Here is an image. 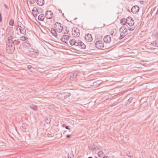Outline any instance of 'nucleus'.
<instances>
[{
  "mask_svg": "<svg viewBox=\"0 0 158 158\" xmlns=\"http://www.w3.org/2000/svg\"><path fill=\"white\" fill-rule=\"evenodd\" d=\"M8 41L11 44L12 46L14 45V48H15V45H17L19 44L20 41L15 39V38L10 36L8 37Z\"/></svg>",
  "mask_w": 158,
  "mask_h": 158,
  "instance_id": "1",
  "label": "nucleus"
},
{
  "mask_svg": "<svg viewBox=\"0 0 158 158\" xmlns=\"http://www.w3.org/2000/svg\"><path fill=\"white\" fill-rule=\"evenodd\" d=\"M6 49V51L8 53L12 54L14 52L15 48H14V45H11V44L8 41L7 44Z\"/></svg>",
  "mask_w": 158,
  "mask_h": 158,
  "instance_id": "2",
  "label": "nucleus"
},
{
  "mask_svg": "<svg viewBox=\"0 0 158 158\" xmlns=\"http://www.w3.org/2000/svg\"><path fill=\"white\" fill-rule=\"evenodd\" d=\"M119 31L121 35H123V38L128 33L127 28L124 26H122L119 28Z\"/></svg>",
  "mask_w": 158,
  "mask_h": 158,
  "instance_id": "3",
  "label": "nucleus"
},
{
  "mask_svg": "<svg viewBox=\"0 0 158 158\" xmlns=\"http://www.w3.org/2000/svg\"><path fill=\"white\" fill-rule=\"evenodd\" d=\"M134 24V21L130 17H128L126 19V25L129 27H132Z\"/></svg>",
  "mask_w": 158,
  "mask_h": 158,
  "instance_id": "4",
  "label": "nucleus"
},
{
  "mask_svg": "<svg viewBox=\"0 0 158 158\" xmlns=\"http://www.w3.org/2000/svg\"><path fill=\"white\" fill-rule=\"evenodd\" d=\"M61 24L60 23L56 22L55 24V29L57 32L60 33L63 30V27L61 26Z\"/></svg>",
  "mask_w": 158,
  "mask_h": 158,
  "instance_id": "5",
  "label": "nucleus"
},
{
  "mask_svg": "<svg viewBox=\"0 0 158 158\" xmlns=\"http://www.w3.org/2000/svg\"><path fill=\"white\" fill-rule=\"evenodd\" d=\"M95 47L98 48L102 49L104 48V43L102 41H97L95 43Z\"/></svg>",
  "mask_w": 158,
  "mask_h": 158,
  "instance_id": "6",
  "label": "nucleus"
},
{
  "mask_svg": "<svg viewBox=\"0 0 158 158\" xmlns=\"http://www.w3.org/2000/svg\"><path fill=\"white\" fill-rule=\"evenodd\" d=\"M72 35L74 37H77L80 35L79 30L76 28H73L72 29Z\"/></svg>",
  "mask_w": 158,
  "mask_h": 158,
  "instance_id": "7",
  "label": "nucleus"
},
{
  "mask_svg": "<svg viewBox=\"0 0 158 158\" xmlns=\"http://www.w3.org/2000/svg\"><path fill=\"white\" fill-rule=\"evenodd\" d=\"M77 74L78 72H76L74 73H71L69 77H67V79L71 81H72L77 77Z\"/></svg>",
  "mask_w": 158,
  "mask_h": 158,
  "instance_id": "8",
  "label": "nucleus"
},
{
  "mask_svg": "<svg viewBox=\"0 0 158 158\" xmlns=\"http://www.w3.org/2000/svg\"><path fill=\"white\" fill-rule=\"evenodd\" d=\"M76 47H77L81 49H84L86 48V45L79 40H77V44H76Z\"/></svg>",
  "mask_w": 158,
  "mask_h": 158,
  "instance_id": "9",
  "label": "nucleus"
},
{
  "mask_svg": "<svg viewBox=\"0 0 158 158\" xmlns=\"http://www.w3.org/2000/svg\"><path fill=\"white\" fill-rule=\"evenodd\" d=\"M123 35H121L119 32H116V33L114 37V39L116 41H117L118 40H120L123 38Z\"/></svg>",
  "mask_w": 158,
  "mask_h": 158,
  "instance_id": "10",
  "label": "nucleus"
},
{
  "mask_svg": "<svg viewBox=\"0 0 158 158\" xmlns=\"http://www.w3.org/2000/svg\"><path fill=\"white\" fill-rule=\"evenodd\" d=\"M53 14L51 11H47L45 13V16L48 19H51L53 17Z\"/></svg>",
  "mask_w": 158,
  "mask_h": 158,
  "instance_id": "11",
  "label": "nucleus"
},
{
  "mask_svg": "<svg viewBox=\"0 0 158 158\" xmlns=\"http://www.w3.org/2000/svg\"><path fill=\"white\" fill-rule=\"evenodd\" d=\"M19 23L21 24V25L19 26V24L18 25V26L19 27V29L20 32V33L23 34H26V30L24 28V26L22 25L20 22Z\"/></svg>",
  "mask_w": 158,
  "mask_h": 158,
  "instance_id": "12",
  "label": "nucleus"
},
{
  "mask_svg": "<svg viewBox=\"0 0 158 158\" xmlns=\"http://www.w3.org/2000/svg\"><path fill=\"white\" fill-rule=\"evenodd\" d=\"M69 38V37L68 35H64L61 37V40L63 42L67 44L68 43Z\"/></svg>",
  "mask_w": 158,
  "mask_h": 158,
  "instance_id": "13",
  "label": "nucleus"
},
{
  "mask_svg": "<svg viewBox=\"0 0 158 158\" xmlns=\"http://www.w3.org/2000/svg\"><path fill=\"white\" fill-rule=\"evenodd\" d=\"M103 40L105 43L107 44L111 41V38L109 35H106L103 38Z\"/></svg>",
  "mask_w": 158,
  "mask_h": 158,
  "instance_id": "14",
  "label": "nucleus"
},
{
  "mask_svg": "<svg viewBox=\"0 0 158 158\" xmlns=\"http://www.w3.org/2000/svg\"><path fill=\"white\" fill-rule=\"evenodd\" d=\"M85 40L87 42H90L93 40L91 35L89 34H88L85 36Z\"/></svg>",
  "mask_w": 158,
  "mask_h": 158,
  "instance_id": "15",
  "label": "nucleus"
},
{
  "mask_svg": "<svg viewBox=\"0 0 158 158\" xmlns=\"http://www.w3.org/2000/svg\"><path fill=\"white\" fill-rule=\"evenodd\" d=\"M139 7L138 6H135L132 7L131 11L133 13L135 14L139 11Z\"/></svg>",
  "mask_w": 158,
  "mask_h": 158,
  "instance_id": "16",
  "label": "nucleus"
},
{
  "mask_svg": "<svg viewBox=\"0 0 158 158\" xmlns=\"http://www.w3.org/2000/svg\"><path fill=\"white\" fill-rule=\"evenodd\" d=\"M32 11L33 15L35 17H36L39 14L38 9L35 7H34Z\"/></svg>",
  "mask_w": 158,
  "mask_h": 158,
  "instance_id": "17",
  "label": "nucleus"
},
{
  "mask_svg": "<svg viewBox=\"0 0 158 158\" xmlns=\"http://www.w3.org/2000/svg\"><path fill=\"white\" fill-rule=\"evenodd\" d=\"M29 52L30 54L33 55H37L39 54L37 50L34 49H32L31 50H29Z\"/></svg>",
  "mask_w": 158,
  "mask_h": 158,
  "instance_id": "18",
  "label": "nucleus"
},
{
  "mask_svg": "<svg viewBox=\"0 0 158 158\" xmlns=\"http://www.w3.org/2000/svg\"><path fill=\"white\" fill-rule=\"evenodd\" d=\"M77 40H76L73 39H71L69 41V43L70 45L72 46H76V44H77Z\"/></svg>",
  "mask_w": 158,
  "mask_h": 158,
  "instance_id": "19",
  "label": "nucleus"
},
{
  "mask_svg": "<svg viewBox=\"0 0 158 158\" xmlns=\"http://www.w3.org/2000/svg\"><path fill=\"white\" fill-rule=\"evenodd\" d=\"M56 31V29L54 28H52L51 29V33L55 37H56L57 35Z\"/></svg>",
  "mask_w": 158,
  "mask_h": 158,
  "instance_id": "20",
  "label": "nucleus"
},
{
  "mask_svg": "<svg viewBox=\"0 0 158 158\" xmlns=\"http://www.w3.org/2000/svg\"><path fill=\"white\" fill-rule=\"evenodd\" d=\"M45 16L43 14H40L38 16V19L41 21H43L44 20Z\"/></svg>",
  "mask_w": 158,
  "mask_h": 158,
  "instance_id": "21",
  "label": "nucleus"
},
{
  "mask_svg": "<svg viewBox=\"0 0 158 158\" xmlns=\"http://www.w3.org/2000/svg\"><path fill=\"white\" fill-rule=\"evenodd\" d=\"M36 1L37 4L40 6H42L44 3V0H36Z\"/></svg>",
  "mask_w": 158,
  "mask_h": 158,
  "instance_id": "22",
  "label": "nucleus"
},
{
  "mask_svg": "<svg viewBox=\"0 0 158 158\" xmlns=\"http://www.w3.org/2000/svg\"><path fill=\"white\" fill-rule=\"evenodd\" d=\"M30 107L31 108L35 110H36L37 109V106L34 104H31L30 106Z\"/></svg>",
  "mask_w": 158,
  "mask_h": 158,
  "instance_id": "23",
  "label": "nucleus"
},
{
  "mask_svg": "<svg viewBox=\"0 0 158 158\" xmlns=\"http://www.w3.org/2000/svg\"><path fill=\"white\" fill-rule=\"evenodd\" d=\"M120 23L124 26L126 25V19H122L120 20Z\"/></svg>",
  "mask_w": 158,
  "mask_h": 158,
  "instance_id": "24",
  "label": "nucleus"
},
{
  "mask_svg": "<svg viewBox=\"0 0 158 158\" xmlns=\"http://www.w3.org/2000/svg\"><path fill=\"white\" fill-rule=\"evenodd\" d=\"M27 68L31 72H33L34 70V69L33 67H32L31 66V65H28L27 66Z\"/></svg>",
  "mask_w": 158,
  "mask_h": 158,
  "instance_id": "25",
  "label": "nucleus"
},
{
  "mask_svg": "<svg viewBox=\"0 0 158 158\" xmlns=\"http://www.w3.org/2000/svg\"><path fill=\"white\" fill-rule=\"evenodd\" d=\"M101 83V81H98L94 82L93 83V85H94L96 86L97 85H99Z\"/></svg>",
  "mask_w": 158,
  "mask_h": 158,
  "instance_id": "26",
  "label": "nucleus"
},
{
  "mask_svg": "<svg viewBox=\"0 0 158 158\" xmlns=\"http://www.w3.org/2000/svg\"><path fill=\"white\" fill-rule=\"evenodd\" d=\"M116 31H111L110 32V35L112 36V37H114V36L115 35L116 32Z\"/></svg>",
  "mask_w": 158,
  "mask_h": 158,
  "instance_id": "27",
  "label": "nucleus"
},
{
  "mask_svg": "<svg viewBox=\"0 0 158 158\" xmlns=\"http://www.w3.org/2000/svg\"><path fill=\"white\" fill-rule=\"evenodd\" d=\"M71 95V94L69 93H65L64 96V98H66L67 97H69Z\"/></svg>",
  "mask_w": 158,
  "mask_h": 158,
  "instance_id": "28",
  "label": "nucleus"
},
{
  "mask_svg": "<svg viewBox=\"0 0 158 158\" xmlns=\"http://www.w3.org/2000/svg\"><path fill=\"white\" fill-rule=\"evenodd\" d=\"M98 154L99 157H102L103 154V152L102 151H99L98 152Z\"/></svg>",
  "mask_w": 158,
  "mask_h": 158,
  "instance_id": "29",
  "label": "nucleus"
},
{
  "mask_svg": "<svg viewBox=\"0 0 158 158\" xmlns=\"http://www.w3.org/2000/svg\"><path fill=\"white\" fill-rule=\"evenodd\" d=\"M62 126L63 127H65L66 129L69 130V132H70L71 131L70 129L69 128V127L68 126H67L66 125L63 124L62 125Z\"/></svg>",
  "mask_w": 158,
  "mask_h": 158,
  "instance_id": "30",
  "label": "nucleus"
},
{
  "mask_svg": "<svg viewBox=\"0 0 158 158\" xmlns=\"http://www.w3.org/2000/svg\"><path fill=\"white\" fill-rule=\"evenodd\" d=\"M127 30H129V31H133L134 30L135 28V27H129L128 26H127Z\"/></svg>",
  "mask_w": 158,
  "mask_h": 158,
  "instance_id": "31",
  "label": "nucleus"
},
{
  "mask_svg": "<svg viewBox=\"0 0 158 158\" xmlns=\"http://www.w3.org/2000/svg\"><path fill=\"white\" fill-rule=\"evenodd\" d=\"M14 24V20L12 19L10 21L9 24L11 26H13Z\"/></svg>",
  "mask_w": 158,
  "mask_h": 158,
  "instance_id": "32",
  "label": "nucleus"
},
{
  "mask_svg": "<svg viewBox=\"0 0 158 158\" xmlns=\"http://www.w3.org/2000/svg\"><path fill=\"white\" fill-rule=\"evenodd\" d=\"M23 45L24 47L26 46L27 47H28L30 46V44L27 42H24L23 43Z\"/></svg>",
  "mask_w": 158,
  "mask_h": 158,
  "instance_id": "33",
  "label": "nucleus"
},
{
  "mask_svg": "<svg viewBox=\"0 0 158 158\" xmlns=\"http://www.w3.org/2000/svg\"><path fill=\"white\" fill-rule=\"evenodd\" d=\"M27 38L25 36H22L21 38V40L22 41L26 40Z\"/></svg>",
  "mask_w": 158,
  "mask_h": 158,
  "instance_id": "34",
  "label": "nucleus"
},
{
  "mask_svg": "<svg viewBox=\"0 0 158 158\" xmlns=\"http://www.w3.org/2000/svg\"><path fill=\"white\" fill-rule=\"evenodd\" d=\"M29 0V2L31 4H33L35 2H34L35 0Z\"/></svg>",
  "mask_w": 158,
  "mask_h": 158,
  "instance_id": "35",
  "label": "nucleus"
},
{
  "mask_svg": "<svg viewBox=\"0 0 158 158\" xmlns=\"http://www.w3.org/2000/svg\"><path fill=\"white\" fill-rule=\"evenodd\" d=\"M133 98L132 97H131L130 98L127 100V102H129V103H130L132 100Z\"/></svg>",
  "mask_w": 158,
  "mask_h": 158,
  "instance_id": "36",
  "label": "nucleus"
},
{
  "mask_svg": "<svg viewBox=\"0 0 158 158\" xmlns=\"http://www.w3.org/2000/svg\"><path fill=\"white\" fill-rule=\"evenodd\" d=\"M27 126L25 125L24 124H23L22 125V127L24 129H26V128Z\"/></svg>",
  "mask_w": 158,
  "mask_h": 158,
  "instance_id": "37",
  "label": "nucleus"
},
{
  "mask_svg": "<svg viewBox=\"0 0 158 158\" xmlns=\"http://www.w3.org/2000/svg\"><path fill=\"white\" fill-rule=\"evenodd\" d=\"M47 120L46 121V123H50V119H49V120H48V118H47Z\"/></svg>",
  "mask_w": 158,
  "mask_h": 158,
  "instance_id": "38",
  "label": "nucleus"
},
{
  "mask_svg": "<svg viewBox=\"0 0 158 158\" xmlns=\"http://www.w3.org/2000/svg\"><path fill=\"white\" fill-rule=\"evenodd\" d=\"M2 21V18L1 14H0V22H1Z\"/></svg>",
  "mask_w": 158,
  "mask_h": 158,
  "instance_id": "39",
  "label": "nucleus"
},
{
  "mask_svg": "<svg viewBox=\"0 0 158 158\" xmlns=\"http://www.w3.org/2000/svg\"><path fill=\"white\" fill-rule=\"evenodd\" d=\"M68 32H69V31H67V30L66 29L65 32H64V35L65 34H68Z\"/></svg>",
  "mask_w": 158,
  "mask_h": 158,
  "instance_id": "40",
  "label": "nucleus"
},
{
  "mask_svg": "<svg viewBox=\"0 0 158 158\" xmlns=\"http://www.w3.org/2000/svg\"><path fill=\"white\" fill-rule=\"evenodd\" d=\"M66 138H69L70 137V135H66Z\"/></svg>",
  "mask_w": 158,
  "mask_h": 158,
  "instance_id": "41",
  "label": "nucleus"
},
{
  "mask_svg": "<svg viewBox=\"0 0 158 158\" xmlns=\"http://www.w3.org/2000/svg\"><path fill=\"white\" fill-rule=\"evenodd\" d=\"M152 45H155V46H156V43H152Z\"/></svg>",
  "mask_w": 158,
  "mask_h": 158,
  "instance_id": "42",
  "label": "nucleus"
},
{
  "mask_svg": "<svg viewBox=\"0 0 158 158\" xmlns=\"http://www.w3.org/2000/svg\"><path fill=\"white\" fill-rule=\"evenodd\" d=\"M103 158H108V156H104L103 157Z\"/></svg>",
  "mask_w": 158,
  "mask_h": 158,
  "instance_id": "43",
  "label": "nucleus"
},
{
  "mask_svg": "<svg viewBox=\"0 0 158 158\" xmlns=\"http://www.w3.org/2000/svg\"><path fill=\"white\" fill-rule=\"evenodd\" d=\"M72 156H73V157H69V156H68V158H73V156L72 155Z\"/></svg>",
  "mask_w": 158,
  "mask_h": 158,
  "instance_id": "44",
  "label": "nucleus"
},
{
  "mask_svg": "<svg viewBox=\"0 0 158 158\" xmlns=\"http://www.w3.org/2000/svg\"><path fill=\"white\" fill-rule=\"evenodd\" d=\"M66 132H67V131H64V133H63V134H65L66 133Z\"/></svg>",
  "mask_w": 158,
  "mask_h": 158,
  "instance_id": "45",
  "label": "nucleus"
},
{
  "mask_svg": "<svg viewBox=\"0 0 158 158\" xmlns=\"http://www.w3.org/2000/svg\"><path fill=\"white\" fill-rule=\"evenodd\" d=\"M88 158H93L92 157L90 156V157H88Z\"/></svg>",
  "mask_w": 158,
  "mask_h": 158,
  "instance_id": "46",
  "label": "nucleus"
},
{
  "mask_svg": "<svg viewBox=\"0 0 158 158\" xmlns=\"http://www.w3.org/2000/svg\"><path fill=\"white\" fill-rule=\"evenodd\" d=\"M95 158H98L97 157H95Z\"/></svg>",
  "mask_w": 158,
  "mask_h": 158,
  "instance_id": "47",
  "label": "nucleus"
}]
</instances>
